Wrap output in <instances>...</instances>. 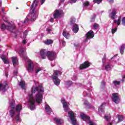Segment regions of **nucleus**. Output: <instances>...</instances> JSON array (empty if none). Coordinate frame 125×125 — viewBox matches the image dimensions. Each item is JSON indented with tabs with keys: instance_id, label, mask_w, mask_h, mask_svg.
<instances>
[{
	"instance_id": "nucleus-44",
	"label": "nucleus",
	"mask_w": 125,
	"mask_h": 125,
	"mask_svg": "<svg viewBox=\"0 0 125 125\" xmlns=\"http://www.w3.org/2000/svg\"><path fill=\"white\" fill-rule=\"evenodd\" d=\"M46 31L48 33V34H50V32H51V31H52V30H51L50 28H47L46 29Z\"/></svg>"
},
{
	"instance_id": "nucleus-24",
	"label": "nucleus",
	"mask_w": 125,
	"mask_h": 125,
	"mask_svg": "<svg viewBox=\"0 0 125 125\" xmlns=\"http://www.w3.org/2000/svg\"><path fill=\"white\" fill-rule=\"evenodd\" d=\"M62 35L67 40L70 38V34L66 30H63Z\"/></svg>"
},
{
	"instance_id": "nucleus-49",
	"label": "nucleus",
	"mask_w": 125,
	"mask_h": 125,
	"mask_svg": "<svg viewBox=\"0 0 125 125\" xmlns=\"http://www.w3.org/2000/svg\"><path fill=\"white\" fill-rule=\"evenodd\" d=\"M22 43L23 44H26V43H27V41H26V39H24L22 41Z\"/></svg>"
},
{
	"instance_id": "nucleus-6",
	"label": "nucleus",
	"mask_w": 125,
	"mask_h": 125,
	"mask_svg": "<svg viewBox=\"0 0 125 125\" xmlns=\"http://www.w3.org/2000/svg\"><path fill=\"white\" fill-rule=\"evenodd\" d=\"M82 119L86 123H88L89 125H96L92 121H90V118L87 115L84 114L83 113H81L80 114Z\"/></svg>"
},
{
	"instance_id": "nucleus-18",
	"label": "nucleus",
	"mask_w": 125,
	"mask_h": 125,
	"mask_svg": "<svg viewBox=\"0 0 125 125\" xmlns=\"http://www.w3.org/2000/svg\"><path fill=\"white\" fill-rule=\"evenodd\" d=\"M45 111L48 115L52 112V109L50 108V106L46 104V103H45Z\"/></svg>"
},
{
	"instance_id": "nucleus-2",
	"label": "nucleus",
	"mask_w": 125,
	"mask_h": 125,
	"mask_svg": "<svg viewBox=\"0 0 125 125\" xmlns=\"http://www.w3.org/2000/svg\"><path fill=\"white\" fill-rule=\"evenodd\" d=\"M39 5V1L38 0H34L31 8V13L29 14L24 21L23 23H28L29 20L31 21H34L37 19V13H36V9L37 8L38 5Z\"/></svg>"
},
{
	"instance_id": "nucleus-46",
	"label": "nucleus",
	"mask_w": 125,
	"mask_h": 125,
	"mask_svg": "<svg viewBox=\"0 0 125 125\" xmlns=\"http://www.w3.org/2000/svg\"><path fill=\"white\" fill-rule=\"evenodd\" d=\"M72 81H76L77 80V76H73V78H72Z\"/></svg>"
},
{
	"instance_id": "nucleus-39",
	"label": "nucleus",
	"mask_w": 125,
	"mask_h": 125,
	"mask_svg": "<svg viewBox=\"0 0 125 125\" xmlns=\"http://www.w3.org/2000/svg\"><path fill=\"white\" fill-rule=\"evenodd\" d=\"M98 27H99V24L97 23H95L93 25L94 30H96V29H97Z\"/></svg>"
},
{
	"instance_id": "nucleus-43",
	"label": "nucleus",
	"mask_w": 125,
	"mask_h": 125,
	"mask_svg": "<svg viewBox=\"0 0 125 125\" xmlns=\"http://www.w3.org/2000/svg\"><path fill=\"white\" fill-rule=\"evenodd\" d=\"M95 17H96V15H94L93 17L91 18V22H93V21H94Z\"/></svg>"
},
{
	"instance_id": "nucleus-40",
	"label": "nucleus",
	"mask_w": 125,
	"mask_h": 125,
	"mask_svg": "<svg viewBox=\"0 0 125 125\" xmlns=\"http://www.w3.org/2000/svg\"><path fill=\"white\" fill-rule=\"evenodd\" d=\"M27 35H28V31H25L24 32H23V39H26V37H27Z\"/></svg>"
},
{
	"instance_id": "nucleus-27",
	"label": "nucleus",
	"mask_w": 125,
	"mask_h": 125,
	"mask_svg": "<svg viewBox=\"0 0 125 125\" xmlns=\"http://www.w3.org/2000/svg\"><path fill=\"white\" fill-rule=\"evenodd\" d=\"M15 120L17 123H21V118H20V114L18 113V114L16 116Z\"/></svg>"
},
{
	"instance_id": "nucleus-21",
	"label": "nucleus",
	"mask_w": 125,
	"mask_h": 125,
	"mask_svg": "<svg viewBox=\"0 0 125 125\" xmlns=\"http://www.w3.org/2000/svg\"><path fill=\"white\" fill-rule=\"evenodd\" d=\"M54 121L57 125H62L64 121L62 119L59 118H55Z\"/></svg>"
},
{
	"instance_id": "nucleus-33",
	"label": "nucleus",
	"mask_w": 125,
	"mask_h": 125,
	"mask_svg": "<svg viewBox=\"0 0 125 125\" xmlns=\"http://www.w3.org/2000/svg\"><path fill=\"white\" fill-rule=\"evenodd\" d=\"M72 84V81H67L66 83V87H69Z\"/></svg>"
},
{
	"instance_id": "nucleus-26",
	"label": "nucleus",
	"mask_w": 125,
	"mask_h": 125,
	"mask_svg": "<svg viewBox=\"0 0 125 125\" xmlns=\"http://www.w3.org/2000/svg\"><path fill=\"white\" fill-rule=\"evenodd\" d=\"M19 86L22 89H25L26 88V84L25 83V81H21L19 83Z\"/></svg>"
},
{
	"instance_id": "nucleus-60",
	"label": "nucleus",
	"mask_w": 125,
	"mask_h": 125,
	"mask_svg": "<svg viewBox=\"0 0 125 125\" xmlns=\"http://www.w3.org/2000/svg\"><path fill=\"white\" fill-rule=\"evenodd\" d=\"M75 46H78V44L76 45V44H74Z\"/></svg>"
},
{
	"instance_id": "nucleus-31",
	"label": "nucleus",
	"mask_w": 125,
	"mask_h": 125,
	"mask_svg": "<svg viewBox=\"0 0 125 125\" xmlns=\"http://www.w3.org/2000/svg\"><path fill=\"white\" fill-rule=\"evenodd\" d=\"M114 22L119 26L121 24V19H119L117 20H114Z\"/></svg>"
},
{
	"instance_id": "nucleus-55",
	"label": "nucleus",
	"mask_w": 125,
	"mask_h": 125,
	"mask_svg": "<svg viewBox=\"0 0 125 125\" xmlns=\"http://www.w3.org/2000/svg\"><path fill=\"white\" fill-rule=\"evenodd\" d=\"M17 73H18V71H17V70H15V71H14V74L15 75H17Z\"/></svg>"
},
{
	"instance_id": "nucleus-54",
	"label": "nucleus",
	"mask_w": 125,
	"mask_h": 125,
	"mask_svg": "<svg viewBox=\"0 0 125 125\" xmlns=\"http://www.w3.org/2000/svg\"><path fill=\"white\" fill-rule=\"evenodd\" d=\"M108 1L109 2H110V3H112V2H114V0H108Z\"/></svg>"
},
{
	"instance_id": "nucleus-34",
	"label": "nucleus",
	"mask_w": 125,
	"mask_h": 125,
	"mask_svg": "<svg viewBox=\"0 0 125 125\" xmlns=\"http://www.w3.org/2000/svg\"><path fill=\"white\" fill-rule=\"evenodd\" d=\"M104 119H105V120H106V121H107V122H109V121H110V120L111 119V116L110 115L107 116H105Z\"/></svg>"
},
{
	"instance_id": "nucleus-48",
	"label": "nucleus",
	"mask_w": 125,
	"mask_h": 125,
	"mask_svg": "<svg viewBox=\"0 0 125 125\" xmlns=\"http://www.w3.org/2000/svg\"><path fill=\"white\" fill-rule=\"evenodd\" d=\"M62 44L63 46H65L66 45V42L64 41H62Z\"/></svg>"
},
{
	"instance_id": "nucleus-30",
	"label": "nucleus",
	"mask_w": 125,
	"mask_h": 125,
	"mask_svg": "<svg viewBox=\"0 0 125 125\" xmlns=\"http://www.w3.org/2000/svg\"><path fill=\"white\" fill-rule=\"evenodd\" d=\"M125 117L123 115L118 116V122H123Z\"/></svg>"
},
{
	"instance_id": "nucleus-36",
	"label": "nucleus",
	"mask_w": 125,
	"mask_h": 125,
	"mask_svg": "<svg viewBox=\"0 0 125 125\" xmlns=\"http://www.w3.org/2000/svg\"><path fill=\"white\" fill-rule=\"evenodd\" d=\"M113 83L115 86L120 85V82L119 81H114Z\"/></svg>"
},
{
	"instance_id": "nucleus-10",
	"label": "nucleus",
	"mask_w": 125,
	"mask_h": 125,
	"mask_svg": "<svg viewBox=\"0 0 125 125\" xmlns=\"http://www.w3.org/2000/svg\"><path fill=\"white\" fill-rule=\"evenodd\" d=\"M64 15V12L62 9L56 10L54 13L53 16L55 19L59 18V17H62Z\"/></svg>"
},
{
	"instance_id": "nucleus-8",
	"label": "nucleus",
	"mask_w": 125,
	"mask_h": 125,
	"mask_svg": "<svg viewBox=\"0 0 125 125\" xmlns=\"http://www.w3.org/2000/svg\"><path fill=\"white\" fill-rule=\"evenodd\" d=\"M1 30H9V31H12L14 29H15V24H12L11 23H8V25L6 26L4 23L2 24L1 26Z\"/></svg>"
},
{
	"instance_id": "nucleus-59",
	"label": "nucleus",
	"mask_w": 125,
	"mask_h": 125,
	"mask_svg": "<svg viewBox=\"0 0 125 125\" xmlns=\"http://www.w3.org/2000/svg\"><path fill=\"white\" fill-rule=\"evenodd\" d=\"M64 1H65V0H61V1H62V2H63Z\"/></svg>"
},
{
	"instance_id": "nucleus-17",
	"label": "nucleus",
	"mask_w": 125,
	"mask_h": 125,
	"mask_svg": "<svg viewBox=\"0 0 125 125\" xmlns=\"http://www.w3.org/2000/svg\"><path fill=\"white\" fill-rule=\"evenodd\" d=\"M7 88H8V85L7 83L5 84L0 83V91H1L2 92H4V91H6Z\"/></svg>"
},
{
	"instance_id": "nucleus-61",
	"label": "nucleus",
	"mask_w": 125,
	"mask_h": 125,
	"mask_svg": "<svg viewBox=\"0 0 125 125\" xmlns=\"http://www.w3.org/2000/svg\"><path fill=\"white\" fill-rule=\"evenodd\" d=\"M3 20H4V17H2Z\"/></svg>"
},
{
	"instance_id": "nucleus-13",
	"label": "nucleus",
	"mask_w": 125,
	"mask_h": 125,
	"mask_svg": "<svg viewBox=\"0 0 125 125\" xmlns=\"http://www.w3.org/2000/svg\"><path fill=\"white\" fill-rule=\"evenodd\" d=\"M112 101L114 103L118 104L120 101V98L119 97V94L117 93H114L112 94Z\"/></svg>"
},
{
	"instance_id": "nucleus-3",
	"label": "nucleus",
	"mask_w": 125,
	"mask_h": 125,
	"mask_svg": "<svg viewBox=\"0 0 125 125\" xmlns=\"http://www.w3.org/2000/svg\"><path fill=\"white\" fill-rule=\"evenodd\" d=\"M20 52L21 53V57L28 62L26 66V70L29 73H33L34 72V68H35V64H34L33 61L28 58L26 54H24V51L21 50Z\"/></svg>"
},
{
	"instance_id": "nucleus-25",
	"label": "nucleus",
	"mask_w": 125,
	"mask_h": 125,
	"mask_svg": "<svg viewBox=\"0 0 125 125\" xmlns=\"http://www.w3.org/2000/svg\"><path fill=\"white\" fill-rule=\"evenodd\" d=\"M73 31L75 34H77L79 32V25L77 24H74L73 27Z\"/></svg>"
},
{
	"instance_id": "nucleus-5",
	"label": "nucleus",
	"mask_w": 125,
	"mask_h": 125,
	"mask_svg": "<svg viewBox=\"0 0 125 125\" xmlns=\"http://www.w3.org/2000/svg\"><path fill=\"white\" fill-rule=\"evenodd\" d=\"M10 106L11 109L9 111V115L11 118H13L17 113L16 110H15V101L14 100L10 102Z\"/></svg>"
},
{
	"instance_id": "nucleus-41",
	"label": "nucleus",
	"mask_w": 125,
	"mask_h": 125,
	"mask_svg": "<svg viewBox=\"0 0 125 125\" xmlns=\"http://www.w3.org/2000/svg\"><path fill=\"white\" fill-rule=\"evenodd\" d=\"M117 27L115 28H112V29H111L112 34H115V33H116V32H117Z\"/></svg>"
},
{
	"instance_id": "nucleus-19",
	"label": "nucleus",
	"mask_w": 125,
	"mask_h": 125,
	"mask_svg": "<svg viewBox=\"0 0 125 125\" xmlns=\"http://www.w3.org/2000/svg\"><path fill=\"white\" fill-rule=\"evenodd\" d=\"M40 55L42 59H45V58H46V56H47V52L46 53V51H45V50H42L40 51Z\"/></svg>"
},
{
	"instance_id": "nucleus-16",
	"label": "nucleus",
	"mask_w": 125,
	"mask_h": 125,
	"mask_svg": "<svg viewBox=\"0 0 125 125\" xmlns=\"http://www.w3.org/2000/svg\"><path fill=\"white\" fill-rule=\"evenodd\" d=\"M91 65V63L88 62H85L83 63L80 65V68L82 70L83 69H86L88 68Z\"/></svg>"
},
{
	"instance_id": "nucleus-7",
	"label": "nucleus",
	"mask_w": 125,
	"mask_h": 125,
	"mask_svg": "<svg viewBox=\"0 0 125 125\" xmlns=\"http://www.w3.org/2000/svg\"><path fill=\"white\" fill-rule=\"evenodd\" d=\"M69 118L71 121L73 125H77V119H76V114L73 111L68 112Z\"/></svg>"
},
{
	"instance_id": "nucleus-51",
	"label": "nucleus",
	"mask_w": 125,
	"mask_h": 125,
	"mask_svg": "<svg viewBox=\"0 0 125 125\" xmlns=\"http://www.w3.org/2000/svg\"><path fill=\"white\" fill-rule=\"evenodd\" d=\"M84 104L85 105H87V104H88V102H87V101L86 100H84Z\"/></svg>"
},
{
	"instance_id": "nucleus-14",
	"label": "nucleus",
	"mask_w": 125,
	"mask_h": 125,
	"mask_svg": "<svg viewBox=\"0 0 125 125\" xmlns=\"http://www.w3.org/2000/svg\"><path fill=\"white\" fill-rule=\"evenodd\" d=\"M109 17L114 20L116 18V14H117V9H113L109 11Z\"/></svg>"
},
{
	"instance_id": "nucleus-58",
	"label": "nucleus",
	"mask_w": 125,
	"mask_h": 125,
	"mask_svg": "<svg viewBox=\"0 0 125 125\" xmlns=\"http://www.w3.org/2000/svg\"><path fill=\"white\" fill-rule=\"evenodd\" d=\"M107 125H112V124L111 123H108Z\"/></svg>"
},
{
	"instance_id": "nucleus-38",
	"label": "nucleus",
	"mask_w": 125,
	"mask_h": 125,
	"mask_svg": "<svg viewBox=\"0 0 125 125\" xmlns=\"http://www.w3.org/2000/svg\"><path fill=\"white\" fill-rule=\"evenodd\" d=\"M94 2L97 3L98 4H100L101 3L102 0H94Z\"/></svg>"
},
{
	"instance_id": "nucleus-57",
	"label": "nucleus",
	"mask_w": 125,
	"mask_h": 125,
	"mask_svg": "<svg viewBox=\"0 0 125 125\" xmlns=\"http://www.w3.org/2000/svg\"><path fill=\"white\" fill-rule=\"evenodd\" d=\"M2 11L3 12L4 11V8H2Z\"/></svg>"
},
{
	"instance_id": "nucleus-22",
	"label": "nucleus",
	"mask_w": 125,
	"mask_h": 125,
	"mask_svg": "<svg viewBox=\"0 0 125 125\" xmlns=\"http://www.w3.org/2000/svg\"><path fill=\"white\" fill-rule=\"evenodd\" d=\"M15 110L18 114H20L22 110V105L21 104L17 105L16 107L15 106Z\"/></svg>"
},
{
	"instance_id": "nucleus-11",
	"label": "nucleus",
	"mask_w": 125,
	"mask_h": 125,
	"mask_svg": "<svg viewBox=\"0 0 125 125\" xmlns=\"http://www.w3.org/2000/svg\"><path fill=\"white\" fill-rule=\"evenodd\" d=\"M61 102L63 105V108L65 112H68V111H69V110L70 109V108L69 107L70 104L67 103L66 101H65V99H61Z\"/></svg>"
},
{
	"instance_id": "nucleus-1",
	"label": "nucleus",
	"mask_w": 125,
	"mask_h": 125,
	"mask_svg": "<svg viewBox=\"0 0 125 125\" xmlns=\"http://www.w3.org/2000/svg\"><path fill=\"white\" fill-rule=\"evenodd\" d=\"M44 92V88L42 86H33L31 88V92L28 93L29 106L30 109H35V103H42V95Z\"/></svg>"
},
{
	"instance_id": "nucleus-29",
	"label": "nucleus",
	"mask_w": 125,
	"mask_h": 125,
	"mask_svg": "<svg viewBox=\"0 0 125 125\" xmlns=\"http://www.w3.org/2000/svg\"><path fill=\"white\" fill-rule=\"evenodd\" d=\"M45 44H52V43H53V41L52 40H47L46 41H45Z\"/></svg>"
},
{
	"instance_id": "nucleus-9",
	"label": "nucleus",
	"mask_w": 125,
	"mask_h": 125,
	"mask_svg": "<svg viewBox=\"0 0 125 125\" xmlns=\"http://www.w3.org/2000/svg\"><path fill=\"white\" fill-rule=\"evenodd\" d=\"M47 56L49 60L53 61L56 59V53L53 51H48L47 52Z\"/></svg>"
},
{
	"instance_id": "nucleus-56",
	"label": "nucleus",
	"mask_w": 125,
	"mask_h": 125,
	"mask_svg": "<svg viewBox=\"0 0 125 125\" xmlns=\"http://www.w3.org/2000/svg\"><path fill=\"white\" fill-rule=\"evenodd\" d=\"M51 65L52 67H54V66L55 65V64L54 63L53 64L52 62H51Z\"/></svg>"
},
{
	"instance_id": "nucleus-4",
	"label": "nucleus",
	"mask_w": 125,
	"mask_h": 125,
	"mask_svg": "<svg viewBox=\"0 0 125 125\" xmlns=\"http://www.w3.org/2000/svg\"><path fill=\"white\" fill-rule=\"evenodd\" d=\"M62 72L60 70H54L53 75L52 76V79L56 85L60 84V79L58 78V76H60Z\"/></svg>"
},
{
	"instance_id": "nucleus-52",
	"label": "nucleus",
	"mask_w": 125,
	"mask_h": 125,
	"mask_svg": "<svg viewBox=\"0 0 125 125\" xmlns=\"http://www.w3.org/2000/svg\"><path fill=\"white\" fill-rule=\"evenodd\" d=\"M105 85V81L102 82V86H104Z\"/></svg>"
},
{
	"instance_id": "nucleus-35",
	"label": "nucleus",
	"mask_w": 125,
	"mask_h": 125,
	"mask_svg": "<svg viewBox=\"0 0 125 125\" xmlns=\"http://www.w3.org/2000/svg\"><path fill=\"white\" fill-rule=\"evenodd\" d=\"M83 6H87L88 5H89V2L88 1H85L83 3Z\"/></svg>"
},
{
	"instance_id": "nucleus-32",
	"label": "nucleus",
	"mask_w": 125,
	"mask_h": 125,
	"mask_svg": "<svg viewBox=\"0 0 125 125\" xmlns=\"http://www.w3.org/2000/svg\"><path fill=\"white\" fill-rule=\"evenodd\" d=\"M105 69L106 70V71H108L111 69V66H110V64L109 63H107V65L105 66Z\"/></svg>"
},
{
	"instance_id": "nucleus-53",
	"label": "nucleus",
	"mask_w": 125,
	"mask_h": 125,
	"mask_svg": "<svg viewBox=\"0 0 125 125\" xmlns=\"http://www.w3.org/2000/svg\"><path fill=\"white\" fill-rule=\"evenodd\" d=\"M50 22H51L52 23L53 22V21H54V19H53V18H51L50 20Z\"/></svg>"
},
{
	"instance_id": "nucleus-37",
	"label": "nucleus",
	"mask_w": 125,
	"mask_h": 125,
	"mask_svg": "<svg viewBox=\"0 0 125 125\" xmlns=\"http://www.w3.org/2000/svg\"><path fill=\"white\" fill-rule=\"evenodd\" d=\"M40 71H42V68L38 67L35 70V73H36V74H38L39 72H40Z\"/></svg>"
},
{
	"instance_id": "nucleus-50",
	"label": "nucleus",
	"mask_w": 125,
	"mask_h": 125,
	"mask_svg": "<svg viewBox=\"0 0 125 125\" xmlns=\"http://www.w3.org/2000/svg\"><path fill=\"white\" fill-rule=\"evenodd\" d=\"M45 2V0H41V4H43V3H44Z\"/></svg>"
},
{
	"instance_id": "nucleus-42",
	"label": "nucleus",
	"mask_w": 125,
	"mask_h": 125,
	"mask_svg": "<svg viewBox=\"0 0 125 125\" xmlns=\"http://www.w3.org/2000/svg\"><path fill=\"white\" fill-rule=\"evenodd\" d=\"M122 25H123V26H125V17L123 18L122 20Z\"/></svg>"
},
{
	"instance_id": "nucleus-23",
	"label": "nucleus",
	"mask_w": 125,
	"mask_h": 125,
	"mask_svg": "<svg viewBox=\"0 0 125 125\" xmlns=\"http://www.w3.org/2000/svg\"><path fill=\"white\" fill-rule=\"evenodd\" d=\"M0 58L2 59L3 62H4V64H9V60L5 58V56L2 55L0 56Z\"/></svg>"
},
{
	"instance_id": "nucleus-28",
	"label": "nucleus",
	"mask_w": 125,
	"mask_h": 125,
	"mask_svg": "<svg viewBox=\"0 0 125 125\" xmlns=\"http://www.w3.org/2000/svg\"><path fill=\"white\" fill-rule=\"evenodd\" d=\"M125 44H123L121 45V47L120 49V52L121 54H124V52H125Z\"/></svg>"
},
{
	"instance_id": "nucleus-62",
	"label": "nucleus",
	"mask_w": 125,
	"mask_h": 125,
	"mask_svg": "<svg viewBox=\"0 0 125 125\" xmlns=\"http://www.w3.org/2000/svg\"><path fill=\"white\" fill-rule=\"evenodd\" d=\"M71 23H72V21H71Z\"/></svg>"
},
{
	"instance_id": "nucleus-20",
	"label": "nucleus",
	"mask_w": 125,
	"mask_h": 125,
	"mask_svg": "<svg viewBox=\"0 0 125 125\" xmlns=\"http://www.w3.org/2000/svg\"><path fill=\"white\" fill-rule=\"evenodd\" d=\"M12 61L13 63V65L15 67L16 66H18L19 64L18 62V59L16 57H12Z\"/></svg>"
},
{
	"instance_id": "nucleus-45",
	"label": "nucleus",
	"mask_w": 125,
	"mask_h": 125,
	"mask_svg": "<svg viewBox=\"0 0 125 125\" xmlns=\"http://www.w3.org/2000/svg\"><path fill=\"white\" fill-rule=\"evenodd\" d=\"M105 60H106V56L104 55L102 59V62L105 63Z\"/></svg>"
},
{
	"instance_id": "nucleus-15",
	"label": "nucleus",
	"mask_w": 125,
	"mask_h": 125,
	"mask_svg": "<svg viewBox=\"0 0 125 125\" xmlns=\"http://www.w3.org/2000/svg\"><path fill=\"white\" fill-rule=\"evenodd\" d=\"M105 106H106V103H104L101 105V106L99 107L98 113L100 115L104 114V107Z\"/></svg>"
},
{
	"instance_id": "nucleus-12",
	"label": "nucleus",
	"mask_w": 125,
	"mask_h": 125,
	"mask_svg": "<svg viewBox=\"0 0 125 125\" xmlns=\"http://www.w3.org/2000/svg\"><path fill=\"white\" fill-rule=\"evenodd\" d=\"M86 39L84 41L85 42H87V40H89V39H92L93 37H94V32L93 31L90 30L85 35Z\"/></svg>"
},
{
	"instance_id": "nucleus-47",
	"label": "nucleus",
	"mask_w": 125,
	"mask_h": 125,
	"mask_svg": "<svg viewBox=\"0 0 125 125\" xmlns=\"http://www.w3.org/2000/svg\"><path fill=\"white\" fill-rule=\"evenodd\" d=\"M77 1V0H71V2H69V3H75Z\"/></svg>"
}]
</instances>
